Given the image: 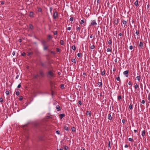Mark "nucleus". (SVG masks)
<instances>
[{
	"mask_svg": "<svg viewBox=\"0 0 150 150\" xmlns=\"http://www.w3.org/2000/svg\"><path fill=\"white\" fill-rule=\"evenodd\" d=\"M22 56H25L26 55V53L25 52H24L21 54Z\"/></svg>",
	"mask_w": 150,
	"mask_h": 150,
	"instance_id": "nucleus-32",
	"label": "nucleus"
},
{
	"mask_svg": "<svg viewBox=\"0 0 150 150\" xmlns=\"http://www.w3.org/2000/svg\"><path fill=\"white\" fill-rule=\"evenodd\" d=\"M38 11L39 12H41L42 11V9L41 8L38 7Z\"/></svg>",
	"mask_w": 150,
	"mask_h": 150,
	"instance_id": "nucleus-22",
	"label": "nucleus"
},
{
	"mask_svg": "<svg viewBox=\"0 0 150 150\" xmlns=\"http://www.w3.org/2000/svg\"><path fill=\"white\" fill-rule=\"evenodd\" d=\"M29 28L31 29H33V26L32 25H29Z\"/></svg>",
	"mask_w": 150,
	"mask_h": 150,
	"instance_id": "nucleus-36",
	"label": "nucleus"
},
{
	"mask_svg": "<svg viewBox=\"0 0 150 150\" xmlns=\"http://www.w3.org/2000/svg\"><path fill=\"white\" fill-rule=\"evenodd\" d=\"M128 140L130 142H132L133 141V139L131 138H129L128 139Z\"/></svg>",
	"mask_w": 150,
	"mask_h": 150,
	"instance_id": "nucleus-42",
	"label": "nucleus"
},
{
	"mask_svg": "<svg viewBox=\"0 0 150 150\" xmlns=\"http://www.w3.org/2000/svg\"><path fill=\"white\" fill-rule=\"evenodd\" d=\"M141 103H142V104H144L145 103V101L144 100H142V101L141 102Z\"/></svg>",
	"mask_w": 150,
	"mask_h": 150,
	"instance_id": "nucleus-47",
	"label": "nucleus"
},
{
	"mask_svg": "<svg viewBox=\"0 0 150 150\" xmlns=\"http://www.w3.org/2000/svg\"><path fill=\"white\" fill-rule=\"evenodd\" d=\"M0 101L1 102H2L3 101V99H2V98H0Z\"/></svg>",
	"mask_w": 150,
	"mask_h": 150,
	"instance_id": "nucleus-61",
	"label": "nucleus"
},
{
	"mask_svg": "<svg viewBox=\"0 0 150 150\" xmlns=\"http://www.w3.org/2000/svg\"><path fill=\"white\" fill-rule=\"evenodd\" d=\"M141 77L140 76H137L136 77V79H137L138 81H139L141 79Z\"/></svg>",
	"mask_w": 150,
	"mask_h": 150,
	"instance_id": "nucleus-16",
	"label": "nucleus"
},
{
	"mask_svg": "<svg viewBox=\"0 0 150 150\" xmlns=\"http://www.w3.org/2000/svg\"><path fill=\"white\" fill-rule=\"evenodd\" d=\"M134 4L136 6H137L138 4V1L137 0L134 3Z\"/></svg>",
	"mask_w": 150,
	"mask_h": 150,
	"instance_id": "nucleus-30",
	"label": "nucleus"
},
{
	"mask_svg": "<svg viewBox=\"0 0 150 150\" xmlns=\"http://www.w3.org/2000/svg\"><path fill=\"white\" fill-rule=\"evenodd\" d=\"M110 141H109V142H108V147H110Z\"/></svg>",
	"mask_w": 150,
	"mask_h": 150,
	"instance_id": "nucleus-50",
	"label": "nucleus"
},
{
	"mask_svg": "<svg viewBox=\"0 0 150 150\" xmlns=\"http://www.w3.org/2000/svg\"><path fill=\"white\" fill-rule=\"evenodd\" d=\"M43 49L44 50H46L47 49V47L45 45H44L43 46Z\"/></svg>",
	"mask_w": 150,
	"mask_h": 150,
	"instance_id": "nucleus-23",
	"label": "nucleus"
},
{
	"mask_svg": "<svg viewBox=\"0 0 150 150\" xmlns=\"http://www.w3.org/2000/svg\"><path fill=\"white\" fill-rule=\"evenodd\" d=\"M48 74L51 77H53L54 75V73L52 71H49L48 72Z\"/></svg>",
	"mask_w": 150,
	"mask_h": 150,
	"instance_id": "nucleus-3",
	"label": "nucleus"
},
{
	"mask_svg": "<svg viewBox=\"0 0 150 150\" xmlns=\"http://www.w3.org/2000/svg\"><path fill=\"white\" fill-rule=\"evenodd\" d=\"M129 108L132 110L133 108V105L131 103L130 104L129 106Z\"/></svg>",
	"mask_w": 150,
	"mask_h": 150,
	"instance_id": "nucleus-21",
	"label": "nucleus"
},
{
	"mask_svg": "<svg viewBox=\"0 0 150 150\" xmlns=\"http://www.w3.org/2000/svg\"><path fill=\"white\" fill-rule=\"evenodd\" d=\"M56 108L57 111H59L60 110V107L59 105H57L56 106Z\"/></svg>",
	"mask_w": 150,
	"mask_h": 150,
	"instance_id": "nucleus-18",
	"label": "nucleus"
},
{
	"mask_svg": "<svg viewBox=\"0 0 150 150\" xmlns=\"http://www.w3.org/2000/svg\"><path fill=\"white\" fill-rule=\"evenodd\" d=\"M86 19H85L84 18H83V19H82L81 20V21L80 22V23L81 24H82L84 23Z\"/></svg>",
	"mask_w": 150,
	"mask_h": 150,
	"instance_id": "nucleus-9",
	"label": "nucleus"
},
{
	"mask_svg": "<svg viewBox=\"0 0 150 150\" xmlns=\"http://www.w3.org/2000/svg\"><path fill=\"white\" fill-rule=\"evenodd\" d=\"M64 116L65 115L64 114H62L59 115V117L61 119H62Z\"/></svg>",
	"mask_w": 150,
	"mask_h": 150,
	"instance_id": "nucleus-15",
	"label": "nucleus"
},
{
	"mask_svg": "<svg viewBox=\"0 0 150 150\" xmlns=\"http://www.w3.org/2000/svg\"><path fill=\"white\" fill-rule=\"evenodd\" d=\"M72 49L74 50L75 51V50L76 49V47L75 45H74L72 46Z\"/></svg>",
	"mask_w": 150,
	"mask_h": 150,
	"instance_id": "nucleus-28",
	"label": "nucleus"
},
{
	"mask_svg": "<svg viewBox=\"0 0 150 150\" xmlns=\"http://www.w3.org/2000/svg\"><path fill=\"white\" fill-rule=\"evenodd\" d=\"M40 74L41 76L43 77L44 75V73L43 71H40Z\"/></svg>",
	"mask_w": 150,
	"mask_h": 150,
	"instance_id": "nucleus-7",
	"label": "nucleus"
},
{
	"mask_svg": "<svg viewBox=\"0 0 150 150\" xmlns=\"http://www.w3.org/2000/svg\"><path fill=\"white\" fill-rule=\"evenodd\" d=\"M52 38V36L51 35H48V40H50V39Z\"/></svg>",
	"mask_w": 150,
	"mask_h": 150,
	"instance_id": "nucleus-25",
	"label": "nucleus"
},
{
	"mask_svg": "<svg viewBox=\"0 0 150 150\" xmlns=\"http://www.w3.org/2000/svg\"><path fill=\"white\" fill-rule=\"evenodd\" d=\"M32 54V52H29L28 53V55L29 56V55H31V54Z\"/></svg>",
	"mask_w": 150,
	"mask_h": 150,
	"instance_id": "nucleus-54",
	"label": "nucleus"
},
{
	"mask_svg": "<svg viewBox=\"0 0 150 150\" xmlns=\"http://www.w3.org/2000/svg\"><path fill=\"white\" fill-rule=\"evenodd\" d=\"M90 38H93V34H91L90 36Z\"/></svg>",
	"mask_w": 150,
	"mask_h": 150,
	"instance_id": "nucleus-63",
	"label": "nucleus"
},
{
	"mask_svg": "<svg viewBox=\"0 0 150 150\" xmlns=\"http://www.w3.org/2000/svg\"><path fill=\"white\" fill-rule=\"evenodd\" d=\"M108 43L109 44L111 45L112 43V41L111 40V39L110 38V40L108 41Z\"/></svg>",
	"mask_w": 150,
	"mask_h": 150,
	"instance_id": "nucleus-20",
	"label": "nucleus"
},
{
	"mask_svg": "<svg viewBox=\"0 0 150 150\" xmlns=\"http://www.w3.org/2000/svg\"><path fill=\"white\" fill-rule=\"evenodd\" d=\"M116 79L117 81H119L120 80V77L119 76H117L116 78Z\"/></svg>",
	"mask_w": 150,
	"mask_h": 150,
	"instance_id": "nucleus-44",
	"label": "nucleus"
},
{
	"mask_svg": "<svg viewBox=\"0 0 150 150\" xmlns=\"http://www.w3.org/2000/svg\"><path fill=\"white\" fill-rule=\"evenodd\" d=\"M64 42V41L63 40H61L60 41V43L61 45H63Z\"/></svg>",
	"mask_w": 150,
	"mask_h": 150,
	"instance_id": "nucleus-34",
	"label": "nucleus"
},
{
	"mask_svg": "<svg viewBox=\"0 0 150 150\" xmlns=\"http://www.w3.org/2000/svg\"><path fill=\"white\" fill-rule=\"evenodd\" d=\"M143 47V43L142 42H140L139 43V47L142 48Z\"/></svg>",
	"mask_w": 150,
	"mask_h": 150,
	"instance_id": "nucleus-11",
	"label": "nucleus"
},
{
	"mask_svg": "<svg viewBox=\"0 0 150 150\" xmlns=\"http://www.w3.org/2000/svg\"><path fill=\"white\" fill-rule=\"evenodd\" d=\"M57 34V31H55L54 32V35H56Z\"/></svg>",
	"mask_w": 150,
	"mask_h": 150,
	"instance_id": "nucleus-55",
	"label": "nucleus"
},
{
	"mask_svg": "<svg viewBox=\"0 0 150 150\" xmlns=\"http://www.w3.org/2000/svg\"><path fill=\"white\" fill-rule=\"evenodd\" d=\"M133 48V47L132 46V45H131L129 47V49L130 50H132Z\"/></svg>",
	"mask_w": 150,
	"mask_h": 150,
	"instance_id": "nucleus-41",
	"label": "nucleus"
},
{
	"mask_svg": "<svg viewBox=\"0 0 150 150\" xmlns=\"http://www.w3.org/2000/svg\"><path fill=\"white\" fill-rule=\"evenodd\" d=\"M71 62L75 64L76 63V60L75 59H71Z\"/></svg>",
	"mask_w": 150,
	"mask_h": 150,
	"instance_id": "nucleus-26",
	"label": "nucleus"
},
{
	"mask_svg": "<svg viewBox=\"0 0 150 150\" xmlns=\"http://www.w3.org/2000/svg\"><path fill=\"white\" fill-rule=\"evenodd\" d=\"M125 120L124 119H122V122L123 123H125Z\"/></svg>",
	"mask_w": 150,
	"mask_h": 150,
	"instance_id": "nucleus-49",
	"label": "nucleus"
},
{
	"mask_svg": "<svg viewBox=\"0 0 150 150\" xmlns=\"http://www.w3.org/2000/svg\"><path fill=\"white\" fill-rule=\"evenodd\" d=\"M70 20L71 22H72L74 20V18L73 17H71L70 18Z\"/></svg>",
	"mask_w": 150,
	"mask_h": 150,
	"instance_id": "nucleus-43",
	"label": "nucleus"
},
{
	"mask_svg": "<svg viewBox=\"0 0 150 150\" xmlns=\"http://www.w3.org/2000/svg\"><path fill=\"white\" fill-rule=\"evenodd\" d=\"M16 96H18L19 95V91L16 92Z\"/></svg>",
	"mask_w": 150,
	"mask_h": 150,
	"instance_id": "nucleus-48",
	"label": "nucleus"
},
{
	"mask_svg": "<svg viewBox=\"0 0 150 150\" xmlns=\"http://www.w3.org/2000/svg\"><path fill=\"white\" fill-rule=\"evenodd\" d=\"M107 52H110V53H111V49L109 48H108L107 50Z\"/></svg>",
	"mask_w": 150,
	"mask_h": 150,
	"instance_id": "nucleus-29",
	"label": "nucleus"
},
{
	"mask_svg": "<svg viewBox=\"0 0 150 150\" xmlns=\"http://www.w3.org/2000/svg\"><path fill=\"white\" fill-rule=\"evenodd\" d=\"M78 103H79V104L80 105H81V104H82V103H81V101H79V102H78Z\"/></svg>",
	"mask_w": 150,
	"mask_h": 150,
	"instance_id": "nucleus-59",
	"label": "nucleus"
},
{
	"mask_svg": "<svg viewBox=\"0 0 150 150\" xmlns=\"http://www.w3.org/2000/svg\"><path fill=\"white\" fill-rule=\"evenodd\" d=\"M34 77L35 78H37L38 77V74H37L36 75H34Z\"/></svg>",
	"mask_w": 150,
	"mask_h": 150,
	"instance_id": "nucleus-35",
	"label": "nucleus"
},
{
	"mask_svg": "<svg viewBox=\"0 0 150 150\" xmlns=\"http://www.w3.org/2000/svg\"><path fill=\"white\" fill-rule=\"evenodd\" d=\"M128 147V145H127V144H126L125 145V148H127Z\"/></svg>",
	"mask_w": 150,
	"mask_h": 150,
	"instance_id": "nucleus-62",
	"label": "nucleus"
},
{
	"mask_svg": "<svg viewBox=\"0 0 150 150\" xmlns=\"http://www.w3.org/2000/svg\"><path fill=\"white\" fill-rule=\"evenodd\" d=\"M82 56V54L81 53H78L77 54V56L78 57H81Z\"/></svg>",
	"mask_w": 150,
	"mask_h": 150,
	"instance_id": "nucleus-27",
	"label": "nucleus"
},
{
	"mask_svg": "<svg viewBox=\"0 0 150 150\" xmlns=\"http://www.w3.org/2000/svg\"><path fill=\"white\" fill-rule=\"evenodd\" d=\"M91 114V112H90L88 111L86 112V114L87 115H90Z\"/></svg>",
	"mask_w": 150,
	"mask_h": 150,
	"instance_id": "nucleus-31",
	"label": "nucleus"
},
{
	"mask_svg": "<svg viewBox=\"0 0 150 150\" xmlns=\"http://www.w3.org/2000/svg\"><path fill=\"white\" fill-rule=\"evenodd\" d=\"M46 42L44 40H43L42 41V44L43 46L46 45Z\"/></svg>",
	"mask_w": 150,
	"mask_h": 150,
	"instance_id": "nucleus-13",
	"label": "nucleus"
},
{
	"mask_svg": "<svg viewBox=\"0 0 150 150\" xmlns=\"http://www.w3.org/2000/svg\"><path fill=\"white\" fill-rule=\"evenodd\" d=\"M64 129L66 130V131H68V130H69V128L67 126H65L64 127Z\"/></svg>",
	"mask_w": 150,
	"mask_h": 150,
	"instance_id": "nucleus-24",
	"label": "nucleus"
},
{
	"mask_svg": "<svg viewBox=\"0 0 150 150\" xmlns=\"http://www.w3.org/2000/svg\"><path fill=\"white\" fill-rule=\"evenodd\" d=\"M108 119L109 120H111L112 119V117L110 114H109L108 115Z\"/></svg>",
	"mask_w": 150,
	"mask_h": 150,
	"instance_id": "nucleus-10",
	"label": "nucleus"
},
{
	"mask_svg": "<svg viewBox=\"0 0 150 150\" xmlns=\"http://www.w3.org/2000/svg\"><path fill=\"white\" fill-rule=\"evenodd\" d=\"M23 99V97L22 96H21L20 97L19 100H21Z\"/></svg>",
	"mask_w": 150,
	"mask_h": 150,
	"instance_id": "nucleus-52",
	"label": "nucleus"
},
{
	"mask_svg": "<svg viewBox=\"0 0 150 150\" xmlns=\"http://www.w3.org/2000/svg\"><path fill=\"white\" fill-rule=\"evenodd\" d=\"M135 33L137 35H138V34H139V31L137 29L136 30Z\"/></svg>",
	"mask_w": 150,
	"mask_h": 150,
	"instance_id": "nucleus-37",
	"label": "nucleus"
},
{
	"mask_svg": "<svg viewBox=\"0 0 150 150\" xmlns=\"http://www.w3.org/2000/svg\"><path fill=\"white\" fill-rule=\"evenodd\" d=\"M50 12L51 13H52V7H50Z\"/></svg>",
	"mask_w": 150,
	"mask_h": 150,
	"instance_id": "nucleus-51",
	"label": "nucleus"
},
{
	"mask_svg": "<svg viewBox=\"0 0 150 150\" xmlns=\"http://www.w3.org/2000/svg\"><path fill=\"white\" fill-rule=\"evenodd\" d=\"M128 84L129 85H132V83L131 81H129V82L128 83Z\"/></svg>",
	"mask_w": 150,
	"mask_h": 150,
	"instance_id": "nucleus-56",
	"label": "nucleus"
},
{
	"mask_svg": "<svg viewBox=\"0 0 150 150\" xmlns=\"http://www.w3.org/2000/svg\"><path fill=\"white\" fill-rule=\"evenodd\" d=\"M51 53H52V54H55V52L54 51H51Z\"/></svg>",
	"mask_w": 150,
	"mask_h": 150,
	"instance_id": "nucleus-60",
	"label": "nucleus"
},
{
	"mask_svg": "<svg viewBox=\"0 0 150 150\" xmlns=\"http://www.w3.org/2000/svg\"><path fill=\"white\" fill-rule=\"evenodd\" d=\"M96 25H97V24L95 20L91 21V25H90V26Z\"/></svg>",
	"mask_w": 150,
	"mask_h": 150,
	"instance_id": "nucleus-1",
	"label": "nucleus"
},
{
	"mask_svg": "<svg viewBox=\"0 0 150 150\" xmlns=\"http://www.w3.org/2000/svg\"><path fill=\"white\" fill-rule=\"evenodd\" d=\"M139 86L138 84L137 83H135L134 85V88L135 89H136L137 88L139 87Z\"/></svg>",
	"mask_w": 150,
	"mask_h": 150,
	"instance_id": "nucleus-12",
	"label": "nucleus"
},
{
	"mask_svg": "<svg viewBox=\"0 0 150 150\" xmlns=\"http://www.w3.org/2000/svg\"><path fill=\"white\" fill-rule=\"evenodd\" d=\"M56 132L57 134H60L59 131H56Z\"/></svg>",
	"mask_w": 150,
	"mask_h": 150,
	"instance_id": "nucleus-53",
	"label": "nucleus"
},
{
	"mask_svg": "<svg viewBox=\"0 0 150 150\" xmlns=\"http://www.w3.org/2000/svg\"><path fill=\"white\" fill-rule=\"evenodd\" d=\"M58 16V13L56 11H55L53 15V18L54 19L56 18Z\"/></svg>",
	"mask_w": 150,
	"mask_h": 150,
	"instance_id": "nucleus-4",
	"label": "nucleus"
},
{
	"mask_svg": "<svg viewBox=\"0 0 150 150\" xmlns=\"http://www.w3.org/2000/svg\"><path fill=\"white\" fill-rule=\"evenodd\" d=\"M34 14V13L33 12H30L29 14V16L31 17H33Z\"/></svg>",
	"mask_w": 150,
	"mask_h": 150,
	"instance_id": "nucleus-6",
	"label": "nucleus"
},
{
	"mask_svg": "<svg viewBox=\"0 0 150 150\" xmlns=\"http://www.w3.org/2000/svg\"><path fill=\"white\" fill-rule=\"evenodd\" d=\"M67 29L68 30H71V27H68L67 28Z\"/></svg>",
	"mask_w": 150,
	"mask_h": 150,
	"instance_id": "nucleus-40",
	"label": "nucleus"
},
{
	"mask_svg": "<svg viewBox=\"0 0 150 150\" xmlns=\"http://www.w3.org/2000/svg\"><path fill=\"white\" fill-rule=\"evenodd\" d=\"M5 1H1V4L2 5H4L5 4Z\"/></svg>",
	"mask_w": 150,
	"mask_h": 150,
	"instance_id": "nucleus-39",
	"label": "nucleus"
},
{
	"mask_svg": "<svg viewBox=\"0 0 150 150\" xmlns=\"http://www.w3.org/2000/svg\"><path fill=\"white\" fill-rule=\"evenodd\" d=\"M122 23L126 25V26L127 25V22L126 21H125L124 20H122Z\"/></svg>",
	"mask_w": 150,
	"mask_h": 150,
	"instance_id": "nucleus-8",
	"label": "nucleus"
},
{
	"mask_svg": "<svg viewBox=\"0 0 150 150\" xmlns=\"http://www.w3.org/2000/svg\"><path fill=\"white\" fill-rule=\"evenodd\" d=\"M98 85L99 87H100L102 86L103 83L102 82H98Z\"/></svg>",
	"mask_w": 150,
	"mask_h": 150,
	"instance_id": "nucleus-19",
	"label": "nucleus"
},
{
	"mask_svg": "<svg viewBox=\"0 0 150 150\" xmlns=\"http://www.w3.org/2000/svg\"><path fill=\"white\" fill-rule=\"evenodd\" d=\"M21 87V85L20 84H19L17 86L18 88H20Z\"/></svg>",
	"mask_w": 150,
	"mask_h": 150,
	"instance_id": "nucleus-58",
	"label": "nucleus"
},
{
	"mask_svg": "<svg viewBox=\"0 0 150 150\" xmlns=\"http://www.w3.org/2000/svg\"><path fill=\"white\" fill-rule=\"evenodd\" d=\"M105 74V70H104V71H103L102 72L101 74H102V75L103 76Z\"/></svg>",
	"mask_w": 150,
	"mask_h": 150,
	"instance_id": "nucleus-33",
	"label": "nucleus"
},
{
	"mask_svg": "<svg viewBox=\"0 0 150 150\" xmlns=\"http://www.w3.org/2000/svg\"><path fill=\"white\" fill-rule=\"evenodd\" d=\"M128 73L129 71L128 70H126L123 72V74L125 75L127 77H128L129 76Z\"/></svg>",
	"mask_w": 150,
	"mask_h": 150,
	"instance_id": "nucleus-2",
	"label": "nucleus"
},
{
	"mask_svg": "<svg viewBox=\"0 0 150 150\" xmlns=\"http://www.w3.org/2000/svg\"><path fill=\"white\" fill-rule=\"evenodd\" d=\"M81 29V26L80 25H78L76 27V30L78 31L79 32H80Z\"/></svg>",
	"mask_w": 150,
	"mask_h": 150,
	"instance_id": "nucleus-5",
	"label": "nucleus"
},
{
	"mask_svg": "<svg viewBox=\"0 0 150 150\" xmlns=\"http://www.w3.org/2000/svg\"><path fill=\"white\" fill-rule=\"evenodd\" d=\"M90 48L91 49H93L95 48V46L93 44L91 45V44L90 45Z\"/></svg>",
	"mask_w": 150,
	"mask_h": 150,
	"instance_id": "nucleus-14",
	"label": "nucleus"
},
{
	"mask_svg": "<svg viewBox=\"0 0 150 150\" xmlns=\"http://www.w3.org/2000/svg\"><path fill=\"white\" fill-rule=\"evenodd\" d=\"M121 99V96H118V99L119 100H120Z\"/></svg>",
	"mask_w": 150,
	"mask_h": 150,
	"instance_id": "nucleus-45",
	"label": "nucleus"
},
{
	"mask_svg": "<svg viewBox=\"0 0 150 150\" xmlns=\"http://www.w3.org/2000/svg\"><path fill=\"white\" fill-rule=\"evenodd\" d=\"M64 149L66 150H67L68 148L66 146H64Z\"/></svg>",
	"mask_w": 150,
	"mask_h": 150,
	"instance_id": "nucleus-46",
	"label": "nucleus"
},
{
	"mask_svg": "<svg viewBox=\"0 0 150 150\" xmlns=\"http://www.w3.org/2000/svg\"><path fill=\"white\" fill-rule=\"evenodd\" d=\"M119 35L120 36H122V34L121 33H120L119 34Z\"/></svg>",
	"mask_w": 150,
	"mask_h": 150,
	"instance_id": "nucleus-64",
	"label": "nucleus"
},
{
	"mask_svg": "<svg viewBox=\"0 0 150 150\" xmlns=\"http://www.w3.org/2000/svg\"><path fill=\"white\" fill-rule=\"evenodd\" d=\"M145 134V131L144 130H143L142 133V135L143 137Z\"/></svg>",
	"mask_w": 150,
	"mask_h": 150,
	"instance_id": "nucleus-17",
	"label": "nucleus"
},
{
	"mask_svg": "<svg viewBox=\"0 0 150 150\" xmlns=\"http://www.w3.org/2000/svg\"><path fill=\"white\" fill-rule=\"evenodd\" d=\"M6 93L7 95H8L9 94V92L8 91H6Z\"/></svg>",
	"mask_w": 150,
	"mask_h": 150,
	"instance_id": "nucleus-38",
	"label": "nucleus"
},
{
	"mask_svg": "<svg viewBox=\"0 0 150 150\" xmlns=\"http://www.w3.org/2000/svg\"><path fill=\"white\" fill-rule=\"evenodd\" d=\"M56 50H57V52H59L60 50H59V48H57Z\"/></svg>",
	"mask_w": 150,
	"mask_h": 150,
	"instance_id": "nucleus-57",
	"label": "nucleus"
}]
</instances>
